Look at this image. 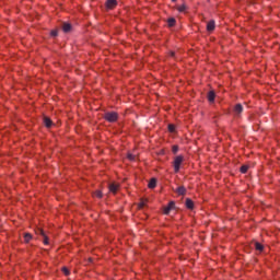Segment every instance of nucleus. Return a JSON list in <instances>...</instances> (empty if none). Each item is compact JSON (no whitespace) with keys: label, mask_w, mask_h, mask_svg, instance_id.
<instances>
[{"label":"nucleus","mask_w":280,"mask_h":280,"mask_svg":"<svg viewBox=\"0 0 280 280\" xmlns=\"http://www.w3.org/2000/svg\"><path fill=\"white\" fill-rule=\"evenodd\" d=\"M103 119H105V121H108V124H117V121H119V113L106 112L103 115Z\"/></svg>","instance_id":"obj_1"},{"label":"nucleus","mask_w":280,"mask_h":280,"mask_svg":"<svg viewBox=\"0 0 280 280\" xmlns=\"http://www.w3.org/2000/svg\"><path fill=\"white\" fill-rule=\"evenodd\" d=\"M248 168H249L248 165H242V166L240 167L241 174H247V173H248Z\"/></svg>","instance_id":"obj_20"},{"label":"nucleus","mask_w":280,"mask_h":280,"mask_svg":"<svg viewBox=\"0 0 280 280\" xmlns=\"http://www.w3.org/2000/svg\"><path fill=\"white\" fill-rule=\"evenodd\" d=\"M23 237H24V244H30V242L34 240V235H32V233L30 232L24 233Z\"/></svg>","instance_id":"obj_11"},{"label":"nucleus","mask_w":280,"mask_h":280,"mask_svg":"<svg viewBox=\"0 0 280 280\" xmlns=\"http://www.w3.org/2000/svg\"><path fill=\"white\" fill-rule=\"evenodd\" d=\"M148 206V199L141 198L139 203H138V210L141 211L143 208Z\"/></svg>","instance_id":"obj_15"},{"label":"nucleus","mask_w":280,"mask_h":280,"mask_svg":"<svg viewBox=\"0 0 280 280\" xmlns=\"http://www.w3.org/2000/svg\"><path fill=\"white\" fill-rule=\"evenodd\" d=\"M35 233H36V235L45 236V230H43L42 228H37V229L35 230Z\"/></svg>","instance_id":"obj_22"},{"label":"nucleus","mask_w":280,"mask_h":280,"mask_svg":"<svg viewBox=\"0 0 280 280\" xmlns=\"http://www.w3.org/2000/svg\"><path fill=\"white\" fill-rule=\"evenodd\" d=\"M94 196H95V198H98V199L104 198V194L102 192V190H96V191L94 192Z\"/></svg>","instance_id":"obj_21"},{"label":"nucleus","mask_w":280,"mask_h":280,"mask_svg":"<svg viewBox=\"0 0 280 280\" xmlns=\"http://www.w3.org/2000/svg\"><path fill=\"white\" fill-rule=\"evenodd\" d=\"M172 1H173V3L176 2V0H172Z\"/></svg>","instance_id":"obj_29"},{"label":"nucleus","mask_w":280,"mask_h":280,"mask_svg":"<svg viewBox=\"0 0 280 280\" xmlns=\"http://www.w3.org/2000/svg\"><path fill=\"white\" fill-rule=\"evenodd\" d=\"M175 10H177V12H179L180 14H187V4L183 3L182 5H176Z\"/></svg>","instance_id":"obj_8"},{"label":"nucleus","mask_w":280,"mask_h":280,"mask_svg":"<svg viewBox=\"0 0 280 280\" xmlns=\"http://www.w3.org/2000/svg\"><path fill=\"white\" fill-rule=\"evenodd\" d=\"M207 100L210 104H213L215 102V91L210 90L207 94Z\"/></svg>","instance_id":"obj_7"},{"label":"nucleus","mask_w":280,"mask_h":280,"mask_svg":"<svg viewBox=\"0 0 280 280\" xmlns=\"http://www.w3.org/2000/svg\"><path fill=\"white\" fill-rule=\"evenodd\" d=\"M61 272H63V275H65L66 277H69V275H71V271H70L69 268H67V267H62V268H61Z\"/></svg>","instance_id":"obj_24"},{"label":"nucleus","mask_w":280,"mask_h":280,"mask_svg":"<svg viewBox=\"0 0 280 280\" xmlns=\"http://www.w3.org/2000/svg\"><path fill=\"white\" fill-rule=\"evenodd\" d=\"M119 184L117 183H112L109 186H108V189L110 191V194H114V196L117 194V191H119Z\"/></svg>","instance_id":"obj_5"},{"label":"nucleus","mask_w":280,"mask_h":280,"mask_svg":"<svg viewBox=\"0 0 280 280\" xmlns=\"http://www.w3.org/2000/svg\"><path fill=\"white\" fill-rule=\"evenodd\" d=\"M206 30L207 32H215V21L214 20H210L208 23H207V26H206Z\"/></svg>","instance_id":"obj_6"},{"label":"nucleus","mask_w":280,"mask_h":280,"mask_svg":"<svg viewBox=\"0 0 280 280\" xmlns=\"http://www.w3.org/2000/svg\"><path fill=\"white\" fill-rule=\"evenodd\" d=\"M156 187V178H151L149 184H148V188L149 189H154Z\"/></svg>","instance_id":"obj_18"},{"label":"nucleus","mask_w":280,"mask_h":280,"mask_svg":"<svg viewBox=\"0 0 280 280\" xmlns=\"http://www.w3.org/2000/svg\"><path fill=\"white\" fill-rule=\"evenodd\" d=\"M167 130H168V132H171V133L176 132V125H174V124H168Z\"/></svg>","instance_id":"obj_19"},{"label":"nucleus","mask_w":280,"mask_h":280,"mask_svg":"<svg viewBox=\"0 0 280 280\" xmlns=\"http://www.w3.org/2000/svg\"><path fill=\"white\" fill-rule=\"evenodd\" d=\"M44 126L46 128H51V126H54V120H51V118L45 116L44 117Z\"/></svg>","instance_id":"obj_14"},{"label":"nucleus","mask_w":280,"mask_h":280,"mask_svg":"<svg viewBox=\"0 0 280 280\" xmlns=\"http://www.w3.org/2000/svg\"><path fill=\"white\" fill-rule=\"evenodd\" d=\"M127 159H128V161H136L137 156L135 154H132V153H128L127 154Z\"/></svg>","instance_id":"obj_25"},{"label":"nucleus","mask_w":280,"mask_h":280,"mask_svg":"<svg viewBox=\"0 0 280 280\" xmlns=\"http://www.w3.org/2000/svg\"><path fill=\"white\" fill-rule=\"evenodd\" d=\"M172 152H173V154H176L178 152V145L177 144L172 147Z\"/></svg>","instance_id":"obj_27"},{"label":"nucleus","mask_w":280,"mask_h":280,"mask_svg":"<svg viewBox=\"0 0 280 280\" xmlns=\"http://www.w3.org/2000/svg\"><path fill=\"white\" fill-rule=\"evenodd\" d=\"M168 56H170L171 58H176V51L170 50V51H168Z\"/></svg>","instance_id":"obj_28"},{"label":"nucleus","mask_w":280,"mask_h":280,"mask_svg":"<svg viewBox=\"0 0 280 280\" xmlns=\"http://www.w3.org/2000/svg\"><path fill=\"white\" fill-rule=\"evenodd\" d=\"M185 207L186 209H189V211H194V208H195L194 200H191L190 198H186Z\"/></svg>","instance_id":"obj_10"},{"label":"nucleus","mask_w":280,"mask_h":280,"mask_svg":"<svg viewBox=\"0 0 280 280\" xmlns=\"http://www.w3.org/2000/svg\"><path fill=\"white\" fill-rule=\"evenodd\" d=\"M175 194H177V196H186L187 188H185V186H178L175 190Z\"/></svg>","instance_id":"obj_9"},{"label":"nucleus","mask_w":280,"mask_h":280,"mask_svg":"<svg viewBox=\"0 0 280 280\" xmlns=\"http://www.w3.org/2000/svg\"><path fill=\"white\" fill-rule=\"evenodd\" d=\"M71 30H73V26L71 25V23H63L62 24V31L66 33V34H69V32H71Z\"/></svg>","instance_id":"obj_12"},{"label":"nucleus","mask_w":280,"mask_h":280,"mask_svg":"<svg viewBox=\"0 0 280 280\" xmlns=\"http://www.w3.org/2000/svg\"><path fill=\"white\" fill-rule=\"evenodd\" d=\"M168 27H176V19L175 18H168L166 21Z\"/></svg>","instance_id":"obj_17"},{"label":"nucleus","mask_w":280,"mask_h":280,"mask_svg":"<svg viewBox=\"0 0 280 280\" xmlns=\"http://www.w3.org/2000/svg\"><path fill=\"white\" fill-rule=\"evenodd\" d=\"M119 5V2L117 0H106L105 1V10L107 12H110V10H115Z\"/></svg>","instance_id":"obj_3"},{"label":"nucleus","mask_w":280,"mask_h":280,"mask_svg":"<svg viewBox=\"0 0 280 280\" xmlns=\"http://www.w3.org/2000/svg\"><path fill=\"white\" fill-rule=\"evenodd\" d=\"M176 207V202L170 201L166 207L163 208L164 215H170V211Z\"/></svg>","instance_id":"obj_4"},{"label":"nucleus","mask_w":280,"mask_h":280,"mask_svg":"<svg viewBox=\"0 0 280 280\" xmlns=\"http://www.w3.org/2000/svg\"><path fill=\"white\" fill-rule=\"evenodd\" d=\"M234 113H236V115H242V113H244V107L242 106L241 103H237L234 106Z\"/></svg>","instance_id":"obj_13"},{"label":"nucleus","mask_w":280,"mask_h":280,"mask_svg":"<svg viewBox=\"0 0 280 280\" xmlns=\"http://www.w3.org/2000/svg\"><path fill=\"white\" fill-rule=\"evenodd\" d=\"M50 36L52 37V38H56V36H58V30H51L50 31Z\"/></svg>","instance_id":"obj_26"},{"label":"nucleus","mask_w":280,"mask_h":280,"mask_svg":"<svg viewBox=\"0 0 280 280\" xmlns=\"http://www.w3.org/2000/svg\"><path fill=\"white\" fill-rule=\"evenodd\" d=\"M183 161H185V156L183 155L175 156L173 161V167H174L175 174H178V172H180V165H183Z\"/></svg>","instance_id":"obj_2"},{"label":"nucleus","mask_w":280,"mask_h":280,"mask_svg":"<svg viewBox=\"0 0 280 280\" xmlns=\"http://www.w3.org/2000/svg\"><path fill=\"white\" fill-rule=\"evenodd\" d=\"M42 237H44L43 244H44L45 246H49V236H47V234H44V236H42Z\"/></svg>","instance_id":"obj_23"},{"label":"nucleus","mask_w":280,"mask_h":280,"mask_svg":"<svg viewBox=\"0 0 280 280\" xmlns=\"http://www.w3.org/2000/svg\"><path fill=\"white\" fill-rule=\"evenodd\" d=\"M254 247H255V250H258V253H264V244L259 243V242H255L254 243Z\"/></svg>","instance_id":"obj_16"}]
</instances>
